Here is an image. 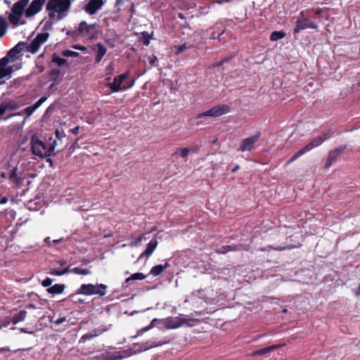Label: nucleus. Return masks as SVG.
I'll list each match as a JSON object with an SVG mask.
<instances>
[{
	"label": "nucleus",
	"mask_w": 360,
	"mask_h": 360,
	"mask_svg": "<svg viewBox=\"0 0 360 360\" xmlns=\"http://www.w3.org/2000/svg\"><path fill=\"white\" fill-rule=\"evenodd\" d=\"M70 7V0H49L46 5L48 15L53 18L58 15V19H63Z\"/></svg>",
	"instance_id": "1"
},
{
	"label": "nucleus",
	"mask_w": 360,
	"mask_h": 360,
	"mask_svg": "<svg viewBox=\"0 0 360 360\" xmlns=\"http://www.w3.org/2000/svg\"><path fill=\"white\" fill-rule=\"evenodd\" d=\"M107 285L105 284H82L81 286L77 290L75 294L69 295L68 298L70 300H73L76 295H97L100 297H103L106 294Z\"/></svg>",
	"instance_id": "2"
},
{
	"label": "nucleus",
	"mask_w": 360,
	"mask_h": 360,
	"mask_svg": "<svg viewBox=\"0 0 360 360\" xmlns=\"http://www.w3.org/2000/svg\"><path fill=\"white\" fill-rule=\"evenodd\" d=\"M31 150L34 155L39 157H48L51 156L55 150L56 146V141L54 140L53 143L47 148L45 143L40 140L37 136L34 135L31 139Z\"/></svg>",
	"instance_id": "3"
},
{
	"label": "nucleus",
	"mask_w": 360,
	"mask_h": 360,
	"mask_svg": "<svg viewBox=\"0 0 360 360\" xmlns=\"http://www.w3.org/2000/svg\"><path fill=\"white\" fill-rule=\"evenodd\" d=\"M166 329H175L184 325L192 327L195 325V319L190 318L188 315L180 314L178 316H170L167 319H160Z\"/></svg>",
	"instance_id": "4"
},
{
	"label": "nucleus",
	"mask_w": 360,
	"mask_h": 360,
	"mask_svg": "<svg viewBox=\"0 0 360 360\" xmlns=\"http://www.w3.org/2000/svg\"><path fill=\"white\" fill-rule=\"evenodd\" d=\"M22 17V0H18L11 7V13L8 15V20L13 27H16L20 24V20Z\"/></svg>",
	"instance_id": "5"
},
{
	"label": "nucleus",
	"mask_w": 360,
	"mask_h": 360,
	"mask_svg": "<svg viewBox=\"0 0 360 360\" xmlns=\"http://www.w3.org/2000/svg\"><path fill=\"white\" fill-rule=\"evenodd\" d=\"M128 77V72L120 75L113 79L112 82L109 83L108 86L112 92H119L122 90H127L134 86L135 80L133 79L127 86H122L124 81Z\"/></svg>",
	"instance_id": "6"
},
{
	"label": "nucleus",
	"mask_w": 360,
	"mask_h": 360,
	"mask_svg": "<svg viewBox=\"0 0 360 360\" xmlns=\"http://www.w3.org/2000/svg\"><path fill=\"white\" fill-rule=\"evenodd\" d=\"M49 37V32H41L37 34L36 37L32 41V42L25 46V43H24V50L26 49L28 52L32 53H36L41 45L44 44L48 39Z\"/></svg>",
	"instance_id": "7"
},
{
	"label": "nucleus",
	"mask_w": 360,
	"mask_h": 360,
	"mask_svg": "<svg viewBox=\"0 0 360 360\" xmlns=\"http://www.w3.org/2000/svg\"><path fill=\"white\" fill-rule=\"evenodd\" d=\"M21 68L20 65H8V60L6 58L0 59V79L9 76L13 72Z\"/></svg>",
	"instance_id": "8"
},
{
	"label": "nucleus",
	"mask_w": 360,
	"mask_h": 360,
	"mask_svg": "<svg viewBox=\"0 0 360 360\" xmlns=\"http://www.w3.org/2000/svg\"><path fill=\"white\" fill-rule=\"evenodd\" d=\"M260 136L261 133L257 132L255 134L243 139L240 143L238 150L245 152L253 150L255 148V144L259 140Z\"/></svg>",
	"instance_id": "9"
},
{
	"label": "nucleus",
	"mask_w": 360,
	"mask_h": 360,
	"mask_svg": "<svg viewBox=\"0 0 360 360\" xmlns=\"http://www.w3.org/2000/svg\"><path fill=\"white\" fill-rule=\"evenodd\" d=\"M307 28H311V29H316L317 30L318 25L316 22L309 20L308 18H304L301 19H297L295 21V27L293 29V33L297 34L301 30L307 29Z\"/></svg>",
	"instance_id": "10"
},
{
	"label": "nucleus",
	"mask_w": 360,
	"mask_h": 360,
	"mask_svg": "<svg viewBox=\"0 0 360 360\" xmlns=\"http://www.w3.org/2000/svg\"><path fill=\"white\" fill-rule=\"evenodd\" d=\"M46 1V0H33L24 11L25 16L30 18L38 13L42 9Z\"/></svg>",
	"instance_id": "11"
},
{
	"label": "nucleus",
	"mask_w": 360,
	"mask_h": 360,
	"mask_svg": "<svg viewBox=\"0 0 360 360\" xmlns=\"http://www.w3.org/2000/svg\"><path fill=\"white\" fill-rule=\"evenodd\" d=\"M96 24H87L82 21L79 24L78 31L81 36L92 37L96 33Z\"/></svg>",
	"instance_id": "12"
},
{
	"label": "nucleus",
	"mask_w": 360,
	"mask_h": 360,
	"mask_svg": "<svg viewBox=\"0 0 360 360\" xmlns=\"http://www.w3.org/2000/svg\"><path fill=\"white\" fill-rule=\"evenodd\" d=\"M22 51V41H19L13 48L8 51L6 56L4 58H7L8 64L13 63L20 58L19 54Z\"/></svg>",
	"instance_id": "13"
},
{
	"label": "nucleus",
	"mask_w": 360,
	"mask_h": 360,
	"mask_svg": "<svg viewBox=\"0 0 360 360\" xmlns=\"http://www.w3.org/2000/svg\"><path fill=\"white\" fill-rule=\"evenodd\" d=\"M107 330H108V328L106 326H101L99 328H95L92 331L83 335L80 338L79 342L84 343L85 342H86L88 340H90L96 337L101 335V334L106 332Z\"/></svg>",
	"instance_id": "14"
},
{
	"label": "nucleus",
	"mask_w": 360,
	"mask_h": 360,
	"mask_svg": "<svg viewBox=\"0 0 360 360\" xmlns=\"http://www.w3.org/2000/svg\"><path fill=\"white\" fill-rule=\"evenodd\" d=\"M30 302L24 300V308L27 309H39L42 308V303L37 294L30 295Z\"/></svg>",
	"instance_id": "15"
},
{
	"label": "nucleus",
	"mask_w": 360,
	"mask_h": 360,
	"mask_svg": "<svg viewBox=\"0 0 360 360\" xmlns=\"http://www.w3.org/2000/svg\"><path fill=\"white\" fill-rule=\"evenodd\" d=\"M158 240L155 238H152L150 242L147 244L146 248L143 252H142L138 258V260H141L142 258L145 257L146 259L149 258L158 246Z\"/></svg>",
	"instance_id": "16"
},
{
	"label": "nucleus",
	"mask_w": 360,
	"mask_h": 360,
	"mask_svg": "<svg viewBox=\"0 0 360 360\" xmlns=\"http://www.w3.org/2000/svg\"><path fill=\"white\" fill-rule=\"evenodd\" d=\"M103 5V0H90L84 6L85 11L89 15L95 14Z\"/></svg>",
	"instance_id": "17"
},
{
	"label": "nucleus",
	"mask_w": 360,
	"mask_h": 360,
	"mask_svg": "<svg viewBox=\"0 0 360 360\" xmlns=\"http://www.w3.org/2000/svg\"><path fill=\"white\" fill-rule=\"evenodd\" d=\"M169 342V340H158V341H157L155 340H150L145 342L141 343V347L139 348V350L144 352V351L148 350L153 347H160L163 345L168 344Z\"/></svg>",
	"instance_id": "18"
},
{
	"label": "nucleus",
	"mask_w": 360,
	"mask_h": 360,
	"mask_svg": "<svg viewBox=\"0 0 360 360\" xmlns=\"http://www.w3.org/2000/svg\"><path fill=\"white\" fill-rule=\"evenodd\" d=\"M61 19L58 18V15H54L53 18H51L49 15V18H44L41 22V25H42V32H48V31L51 30L53 29V26L54 24L57 23Z\"/></svg>",
	"instance_id": "19"
},
{
	"label": "nucleus",
	"mask_w": 360,
	"mask_h": 360,
	"mask_svg": "<svg viewBox=\"0 0 360 360\" xmlns=\"http://www.w3.org/2000/svg\"><path fill=\"white\" fill-rule=\"evenodd\" d=\"M92 50L96 52L95 60L97 63L101 61L103 56L106 54L107 52V49L101 42H98L96 44L93 45Z\"/></svg>",
	"instance_id": "20"
},
{
	"label": "nucleus",
	"mask_w": 360,
	"mask_h": 360,
	"mask_svg": "<svg viewBox=\"0 0 360 360\" xmlns=\"http://www.w3.org/2000/svg\"><path fill=\"white\" fill-rule=\"evenodd\" d=\"M47 100V97L44 96L41 97L37 102H35L32 105L28 106L24 108V114L26 115V117H24V120L30 117L38 108H39L43 103H44Z\"/></svg>",
	"instance_id": "21"
},
{
	"label": "nucleus",
	"mask_w": 360,
	"mask_h": 360,
	"mask_svg": "<svg viewBox=\"0 0 360 360\" xmlns=\"http://www.w3.org/2000/svg\"><path fill=\"white\" fill-rule=\"evenodd\" d=\"M243 249L242 244H236L232 245H223L219 248L216 252L219 254H225L231 251H239Z\"/></svg>",
	"instance_id": "22"
},
{
	"label": "nucleus",
	"mask_w": 360,
	"mask_h": 360,
	"mask_svg": "<svg viewBox=\"0 0 360 360\" xmlns=\"http://www.w3.org/2000/svg\"><path fill=\"white\" fill-rule=\"evenodd\" d=\"M213 108L214 117H219L230 112V105L227 104L214 105Z\"/></svg>",
	"instance_id": "23"
},
{
	"label": "nucleus",
	"mask_w": 360,
	"mask_h": 360,
	"mask_svg": "<svg viewBox=\"0 0 360 360\" xmlns=\"http://www.w3.org/2000/svg\"><path fill=\"white\" fill-rule=\"evenodd\" d=\"M25 206L30 211H39L42 207L43 205L41 200L34 199L28 200Z\"/></svg>",
	"instance_id": "24"
},
{
	"label": "nucleus",
	"mask_w": 360,
	"mask_h": 360,
	"mask_svg": "<svg viewBox=\"0 0 360 360\" xmlns=\"http://www.w3.org/2000/svg\"><path fill=\"white\" fill-rule=\"evenodd\" d=\"M323 143V139L319 136L313 139L309 143L303 147V148L305 152L307 153L311 150L313 148L321 146Z\"/></svg>",
	"instance_id": "25"
},
{
	"label": "nucleus",
	"mask_w": 360,
	"mask_h": 360,
	"mask_svg": "<svg viewBox=\"0 0 360 360\" xmlns=\"http://www.w3.org/2000/svg\"><path fill=\"white\" fill-rule=\"evenodd\" d=\"M146 278V276L144 275L143 273H141V272L134 273L131 276H129L125 279L124 282L122 283V287L127 288L128 283L130 281H137V280H143Z\"/></svg>",
	"instance_id": "26"
},
{
	"label": "nucleus",
	"mask_w": 360,
	"mask_h": 360,
	"mask_svg": "<svg viewBox=\"0 0 360 360\" xmlns=\"http://www.w3.org/2000/svg\"><path fill=\"white\" fill-rule=\"evenodd\" d=\"M345 147H340L329 152L328 159L335 162L338 158L343 153Z\"/></svg>",
	"instance_id": "27"
},
{
	"label": "nucleus",
	"mask_w": 360,
	"mask_h": 360,
	"mask_svg": "<svg viewBox=\"0 0 360 360\" xmlns=\"http://www.w3.org/2000/svg\"><path fill=\"white\" fill-rule=\"evenodd\" d=\"M52 60L59 67H68L69 63L65 58H61L59 55L54 53L52 56Z\"/></svg>",
	"instance_id": "28"
},
{
	"label": "nucleus",
	"mask_w": 360,
	"mask_h": 360,
	"mask_svg": "<svg viewBox=\"0 0 360 360\" xmlns=\"http://www.w3.org/2000/svg\"><path fill=\"white\" fill-rule=\"evenodd\" d=\"M65 288V285L64 284H55L53 286L47 289V291L49 293L52 295H58L61 294L64 289Z\"/></svg>",
	"instance_id": "29"
},
{
	"label": "nucleus",
	"mask_w": 360,
	"mask_h": 360,
	"mask_svg": "<svg viewBox=\"0 0 360 360\" xmlns=\"http://www.w3.org/2000/svg\"><path fill=\"white\" fill-rule=\"evenodd\" d=\"M158 322H160V319H153L148 326L139 330L137 331L136 335L133 336L132 338H136L138 336L141 335L144 332H146V331L149 330L150 329H151L152 328H153L155 326V323H158Z\"/></svg>",
	"instance_id": "30"
},
{
	"label": "nucleus",
	"mask_w": 360,
	"mask_h": 360,
	"mask_svg": "<svg viewBox=\"0 0 360 360\" xmlns=\"http://www.w3.org/2000/svg\"><path fill=\"white\" fill-rule=\"evenodd\" d=\"M8 24L3 15H0V39L6 33Z\"/></svg>",
	"instance_id": "31"
},
{
	"label": "nucleus",
	"mask_w": 360,
	"mask_h": 360,
	"mask_svg": "<svg viewBox=\"0 0 360 360\" xmlns=\"http://www.w3.org/2000/svg\"><path fill=\"white\" fill-rule=\"evenodd\" d=\"M69 271L78 275H89L91 274V271L89 269L87 268H82V267H75L72 269H69Z\"/></svg>",
	"instance_id": "32"
},
{
	"label": "nucleus",
	"mask_w": 360,
	"mask_h": 360,
	"mask_svg": "<svg viewBox=\"0 0 360 360\" xmlns=\"http://www.w3.org/2000/svg\"><path fill=\"white\" fill-rule=\"evenodd\" d=\"M115 352L117 357V358L120 357L119 359H117L118 360H122L124 358H127V357L131 356V355H134L131 352V349H130V348L127 349H123L121 351Z\"/></svg>",
	"instance_id": "33"
},
{
	"label": "nucleus",
	"mask_w": 360,
	"mask_h": 360,
	"mask_svg": "<svg viewBox=\"0 0 360 360\" xmlns=\"http://www.w3.org/2000/svg\"><path fill=\"white\" fill-rule=\"evenodd\" d=\"M285 37V32L283 30L281 31H274L271 32L270 36V39L272 41H276L281 39H283Z\"/></svg>",
	"instance_id": "34"
},
{
	"label": "nucleus",
	"mask_w": 360,
	"mask_h": 360,
	"mask_svg": "<svg viewBox=\"0 0 360 360\" xmlns=\"http://www.w3.org/2000/svg\"><path fill=\"white\" fill-rule=\"evenodd\" d=\"M277 347L276 345H272L264 348L259 349L254 352L255 355H265L269 353L271 351L275 349Z\"/></svg>",
	"instance_id": "35"
},
{
	"label": "nucleus",
	"mask_w": 360,
	"mask_h": 360,
	"mask_svg": "<svg viewBox=\"0 0 360 360\" xmlns=\"http://www.w3.org/2000/svg\"><path fill=\"white\" fill-rule=\"evenodd\" d=\"M120 357H118L119 359ZM98 360H118L115 352H106L98 357Z\"/></svg>",
	"instance_id": "36"
},
{
	"label": "nucleus",
	"mask_w": 360,
	"mask_h": 360,
	"mask_svg": "<svg viewBox=\"0 0 360 360\" xmlns=\"http://www.w3.org/2000/svg\"><path fill=\"white\" fill-rule=\"evenodd\" d=\"M233 57V56L232 55L227 56L224 57L223 59H221V60L212 64L210 68H219V67L223 65L224 64L229 63L232 59Z\"/></svg>",
	"instance_id": "37"
},
{
	"label": "nucleus",
	"mask_w": 360,
	"mask_h": 360,
	"mask_svg": "<svg viewBox=\"0 0 360 360\" xmlns=\"http://www.w3.org/2000/svg\"><path fill=\"white\" fill-rule=\"evenodd\" d=\"M68 272H69V266L63 269H51L49 274L56 276H62L67 274Z\"/></svg>",
	"instance_id": "38"
},
{
	"label": "nucleus",
	"mask_w": 360,
	"mask_h": 360,
	"mask_svg": "<svg viewBox=\"0 0 360 360\" xmlns=\"http://www.w3.org/2000/svg\"><path fill=\"white\" fill-rule=\"evenodd\" d=\"M163 271L164 269L162 266V264H158L151 268L150 274L153 276H158L160 275Z\"/></svg>",
	"instance_id": "39"
},
{
	"label": "nucleus",
	"mask_w": 360,
	"mask_h": 360,
	"mask_svg": "<svg viewBox=\"0 0 360 360\" xmlns=\"http://www.w3.org/2000/svg\"><path fill=\"white\" fill-rule=\"evenodd\" d=\"M150 36L146 32H143L141 33V37L139 38V41L143 43L145 46H148L150 44Z\"/></svg>",
	"instance_id": "40"
},
{
	"label": "nucleus",
	"mask_w": 360,
	"mask_h": 360,
	"mask_svg": "<svg viewBox=\"0 0 360 360\" xmlns=\"http://www.w3.org/2000/svg\"><path fill=\"white\" fill-rule=\"evenodd\" d=\"M207 116L214 117L213 108L209 109L208 110H206V111H204V112H202L201 113L198 114L196 115V119H200L201 117H207Z\"/></svg>",
	"instance_id": "41"
},
{
	"label": "nucleus",
	"mask_w": 360,
	"mask_h": 360,
	"mask_svg": "<svg viewBox=\"0 0 360 360\" xmlns=\"http://www.w3.org/2000/svg\"><path fill=\"white\" fill-rule=\"evenodd\" d=\"M61 54L64 57H78L79 53L76 51H73L71 50H63L61 52Z\"/></svg>",
	"instance_id": "42"
},
{
	"label": "nucleus",
	"mask_w": 360,
	"mask_h": 360,
	"mask_svg": "<svg viewBox=\"0 0 360 360\" xmlns=\"http://www.w3.org/2000/svg\"><path fill=\"white\" fill-rule=\"evenodd\" d=\"M180 154V155L182 157V158H186L188 156V153H189V150H188V148H180V149H178L176 150L173 154H172V156L174 155H176L177 154Z\"/></svg>",
	"instance_id": "43"
},
{
	"label": "nucleus",
	"mask_w": 360,
	"mask_h": 360,
	"mask_svg": "<svg viewBox=\"0 0 360 360\" xmlns=\"http://www.w3.org/2000/svg\"><path fill=\"white\" fill-rule=\"evenodd\" d=\"M17 167H13L9 172V178L11 179H15L16 183H18L20 181V179L17 177Z\"/></svg>",
	"instance_id": "44"
},
{
	"label": "nucleus",
	"mask_w": 360,
	"mask_h": 360,
	"mask_svg": "<svg viewBox=\"0 0 360 360\" xmlns=\"http://www.w3.org/2000/svg\"><path fill=\"white\" fill-rule=\"evenodd\" d=\"M306 152L305 150H304L303 148H302L300 150H299L297 153H295L291 158L289 160V162H292L293 161H295V160H297L298 158H300V156H302V155L305 154Z\"/></svg>",
	"instance_id": "45"
},
{
	"label": "nucleus",
	"mask_w": 360,
	"mask_h": 360,
	"mask_svg": "<svg viewBox=\"0 0 360 360\" xmlns=\"http://www.w3.org/2000/svg\"><path fill=\"white\" fill-rule=\"evenodd\" d=\"M12 323L13 325L22 320V311H20L12 317Z\"/></svg>",
	"instance_id": "46"
},
{
	"label": "nucleus",
	"mask_w": 360,
	"mask_h": 360,
	"mask_svg": "<svg viewBox=\"0 0 360 360\" xmlns=\"http://www.w3.org/2000/svg\"><path fill=\"white\" fill-rule=\"evenodd\" d=\"M140 347H141V343H134L130 347V349H131L133 354H136L138 353L142 352V351L139 350V348Z\"/></svg>",
	"instance_id": "47"
},
{
	"label": "nucleus",
	"mask_w": 360,
	"mask_h": 360,
	"mask_svg": "<svg viewBox=\"0 0 360 360\" xmlns=\"http://www.w3.org/2000/svg\"><path fill=\"white\" fill-rule=\"evenodd\" d=\"M60 71L58 69L54 68L51 70L50 76L53 80H56L60 75Z\"/></svg>",
	"instance_id": "48"
},
{
	"label": "nucleus",
	"mask_w": 360,
	"mask_h": 360,
	"mask_svg": "<svg viewBox=\"0 0 360 360\" xmlns=\"http://www.w3.org/2000/svg\"><path fill=\"white\" fill-rule=\"evenodd\" d=\"M53 281V278H46L42 282H41V285L42 286H44V288H50L51 287V284Z\"/></svg>",
	"instance_id": "49"
},
{
	"label": "nucleus",
	"mask_w": 360,
	"mask_h": 360,
	"mask_svg": "<svg viewBox=\"0 0 360 360\" xmlns=\"http://www.w3.org/2000/svg\"><path fill=\"white\" fill-rule=\"evenodd\" d=\"M332 136L330 130H326L322 132L321 135L319 136L323 139V142L328 139Z\"/></svg>",
	"instance_id": "50"
},
{
	"label": "nucleus",
	"mask_w": 360,
	"mask_h": 360,
	"mask_svg": "<svg viewBox=\"0 0 360 360\" xmlns=\"http://www.w3.org/2000/svg\"><path fill=\"white\" fill-rule=\"evenodd\" d=\"M149 64L151 66L157 67L158 65V59L157 56H153L152 57H148Z\"/></svg>",
	"instance_id": "51"
},
{
	"label": "nucleus",
	"mask_w": 360,
	"mask_h": 360,
	"mask_svg": "<svg viewBox=\"0 0 360 360\" xmlns=\"http://www.w3.org/2000/svg\"><path fill=\"white\" fill-rule=\"evenodd\" d=\"M143 236V235L133 239L129 244L130 246H131V247L137 246L141 242Z\"/></svg>",
	"instance_id": "52"
},
{
	"label": "nucleus",
	"mask_w": 360,
	"mask_h": 360,
	"mask_svg": "<svg viewBox=\"0 0 360 360\" xmlns=\"http://www.w3.org/2000/svg\"><path fill=\"white\" fill-rule=\"evenodd\" d=\"M286 249H287V248L281 247V246H278L276 248H273L272 246H267L266 248H265L264 249H262L261 250L262 251H266V250H277V251H283V250H285Z\"/></svg>",
	"instance_id": "53"
},
{
	"label": "nucleus",
	"mask_w": 360,
	"mask_h": 360,
	"mask_svg": "<svg viewBox=\"0 0 360 360\" xmlns=\"http://www.w3.org/2000/svg\"><path fill=\"white\" fill-rule=\"evenodd\" d=\"M66 321H67V319L65 316H60L58 319H56V321H54V324L56 326H58V325L65 322Z\"/></svg>",
	"instance_id": "54"
},
{
	"label": "nucleus",
	"mask_w": 360,
	"mask_h": 360,
	"mask_svg": "<svg viewBox=\"0 0 360 360\" xmlns=\"http://www.w3.org/2000/svg\"><path fill=\"white\" fill-rule=\"evenodd\" d=\"M105 43L109 46L110 48H114L115 46V40L113 39H106Z\"/></svg>",
	"instance_id": "55"
},
{
	"label": "nucleus",
	"mask_w": 360,
	"mask_h": 360,
	"mask_svg": "<svg viewBox=\"0 0 360 360\" xmlns=\"http://www.w3.org/2000/svg\"><path fill=\"white\" fill-rule=\"evenodd\" d=\"M56 137L58 139V140H61V139L65 137V134L63 131H60L59 130H56Z\"/></svg>",
	"instance_id": "56"
},
{
	"label": "nucleus",
	"mask_w": 360,
	"mask_h": 360,
	"mask_svg": "<svg viewBox=\"0 0 360 360\" xmlns=\"http://www.w3.org/2000/svg\"><path fill=\"white\" fill-rule=\"evenodd\" d=\"M66 34L72 38H76L78 36L77 30H74V31L67 30Z\"/></svg>",
	"instance_id": "57"
},
{
	"label": "nucleus",
	"mask_w": 360,
	"mask_h": 360,
	"mask_svg": "<svg viewBox=\"0 0 360 360\" xmlns=\"http://www.w3.org/2000/svg\"><path fill=\"white\" fill-rule=\"evenodd\" d=\"M72 47L75 49L79 50V51H86V47H85L82 45H79V44L73 45Z\"/></svg>",
	"instance_id": "58"
},
{
	"label": "nucleus",
	"mask_w": 360,
	"mask_h": 360,
	"mask_svg": "<svg viewBox=\"0 0 360 360\" xmlns=\"http://www.w3.org/2000/svg\"><path fill=\"white\" fill-rule=\"evenodd\" d=\"M188 148L189 153L190 152H196L200 149V147L198 146H192Z\"/></svg>",
	"instance_id": "59"
},
{
	"label": "nucleus",
	"mask_w": 360,
	"mask_h": 360,
	"mask_svg": "<svg viewBox=\"0 0 360 360\" xmlns=\"http://www.w3.org/2000/svg\"><path fill=\"white\" fill-rule=\"evenodd\" d=\"M79 126H77L72 129H70V132L74 134V135H77L78 133H79Z\"/></svg>",
	"instance_id": "60"
},
{
	"label": "nucleus",
	"mask_w": 360,
	"mask_h": 360,
	"mask_svg": "<svg viewBox=\"0 0 360 360\" xmlns=\"http://www.w3.org/2000/svg\"><path fill=\"white\" fill-rule=\"evenodd\" d=\"M186 49H187V46H186V44H182L177 47V50L179 52H182V51H185Z\"/></svg>",
	"instance_id": "61"
},
{
	"label": "nucleus",
	"mask_w": 360,
	"mask_h": 360,
	"mask_svg": "<svg viewBox=\"0 0 360 360\" xmlns=\"http://www.w3.org/2000/svg\"><path fill=\"white\" fill-rule=\"evenodd\" d=\"M6 110V106L4 105H0V116L3 115Z\"/></svg>",
	"instance_id": "62"
},
{
	"label": "nucleus",
	"mask_w": 360,
	"mask_h": 360,
	"mask_svg": "<svg viewBox=\"0 0 360 360\" xmlns=\"http://www.w3.org/2000/svg\"><path fill=\"white\" fill-rule=\"evenodd\" d=\"M333 163V162L330 161V160L327 159L326 163L325 165V168L328 169L332 165Z\"/></svg>",
	"instance_id": "63"
},
{
	"label": "nucleus",
	"mask_w": 360,
	"mask_h": 360,
	"mask_svg": "<svg viewBox=\"0 0 360 360\" xmlns=\"http://www.w3.org/2000/svg\"><path fill=\"white\" fill-rule=\"evenodd\" d=\"M44 242L47 244L48 246H51V238L50 237H46L44 238Z\"/></svg>",
	"instance_id": "64"
}]
</instances>
